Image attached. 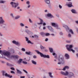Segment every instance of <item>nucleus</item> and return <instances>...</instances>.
<instances>
[{"label":"nucleus","instance_id":"1","mask_svg":"<svg viewBox=\"0 0 78 78\" xmlns=\"http://www.w3.org/2000/svg\"><path fill=\"white\" fill-rule=\"evenodd\" d=\"M4 55L7 56L9 58H14L15 59H18L19 58V56L17 55H12L10 56L11 53L8 51H4L2 52Z\"/></svg>","mask_w":78,"mask_h":78},{"label":"nucleus","instance_id":"2","mask_svg":"<svg viewBox=\"0 0 78 78\" xmlns=\"http://www.w3.org/2000/svg\"><path fill=\"white\" fill-rule=\"evenodd\" d=\"M58 60L59 62L58 63V64H64L65 63V60H64V56L61 54H60L58 56Z\"/></svg>","mask_w":78,"mask_h":78},{"label":"nucleus","instance_id":"3","mask_svg":"<svg viewBox=\"0 0 78 78\" xmlns=\"http://www.w3.org/2000/svg\"><path fill=\"white\" fill-rule=\"evenodd\" d=\"M35 51L38 54V55H40L41 57H43L44 58H48V59L50 58V56L48 55H45L43 54L42 53L40 52L39 51L37 50H35Z\"/></svg>","mask_w":78,"mask_h":78},{"label":"nucleus","instance_id":"4","mask_svg":"<svg viewBox=\"0 0 78 78\" xmlns=\"http://www.w3.org/2000/svg\"><path fill=\"white\" fill-rule=\"evenodd\" d=\"M10 5L12 8L16 9L17 6H19V3L11 2H10Z\"/></svg>","mask_w":78,"mask_h":78},{"label":"nucleus","instance_id":"5","mask_svg":"<svg viewBox=\"0 0 78 78\" xmlns=\"http://www.w3.org/2000/svg\"><path fill=\"white\" fill-rule=\"evenodd\" d=\"M2 76H5L6 77H8L10 78H11L12 77V76H10L9 74H8V73H6V72L5 71L2 70Z\"/></svg>","mask_w":78,"mask_h":78},{"label":"nucleus","instance_id":"6","mask_svg":"<svg viewBox=\"0 0 78 78\" xmlns=\"http://www.w3.org/2000/svg\"><path fill=\"white\" fill-rule=\"evenodd\" d=\"M63 27H64V28H65L66 29V30L68 32V31H69V32H70V33H71V34H73L74 33H73V31L72 30V29H69V27H68L66 25H63Z\"/></svg>","mask_w":78,"mask_h":78},{"label":"nucleus","instance_id":"7","mask_svg":"<svg viewBox=\"0 0 78 78\" xmlns=\"http://www.w3.org/2000/svg\"><path fill=\"white\" fill-rule=\"evenodd\" d=\"M66 48L67 50H68V51H72L73 53H75V50H73L72 49L69 48V45L66 44Z\"/></svg>","mask_w":78,"mask_h":78},{"label":"nucleus","instance_id":"8","mask_svg":"<svg viewBox=\"0 0 78 78\" xmlns=\"http://www.w3.org/2000/svg\"><path fill=\"white\" fill-rule=\"evenodd\" d=\"M44 1L46 4L48 5L49 8H51V3H50V0H44Z\"/></svg>","mask_w":78,"mask_h":78},{"label":"nucleus","instance_id":"9","mask_svg":"<svg viewBox=\"0 0 78 78\" xmlns=\"http://www.w3.org/2000/svg\"><path fill=\"white\" fill-rule=\"evenodd\" d=\"M51 25L53 27H55L56 29L57 30H59V29H60V28L59 27H58V24H56L54 23H51Z\"/></svg>","mask_w":78,"mask_h":78},{"label":"nucleus","instance_id":"10","mask_svg":"<svg viewBox=\"0 0 78 78\" xmlns=\"http://www.w3.org/2000/svg\"><path fill=\"white\" fill-rule=\"evenodd\" d=\"M60 73L62 75H65V76H67V75H69V72L67 71H66L65 72H64L62 71H61L60 72Z\"/></svg>","mask_w":78,"mask_h":78},{"label":"nucleus","instance_id":"11","mask_svg":"<svg viewBox=\"0 0 78 78\" xmlns=\"http://www.w3.org/2000/svg\"><path fill=\"white\" fill-rule=\"evenodd\" d=\"M68 75H69L68 76V77L69 78H72V76H73L74 78L75 77V76H74V74L73 73H72V72L69 73Z\"/></svg>","mask_w":78,"mask_h":78},{"label":"nucleus","instance_id":"12","mask_svg":"<svg viewBox=\"0 0 78 78\" xmlns=\"http://www.w3.org/2000/svg\"><path fill=\"white\" fill-rule=\"evenodd\" d=\"M12 43L16 45H20V42L18 41H16L15 40H14L12 41Z\"/></svg>","mask_w":78,"mask_h":78},{"label":"nucleus","instance_id":"13","mask_svg":"<svg viewBox=\"0 0 78 78\" xmlns=\"http://www.w3.org/2000/svg\"><path fill=\"white\" fill-rule=\"evenodd\" d=\"M5 22V21L3 19V18L2 17H0V25L4 23Z\"/></svg>","mask_w":78,"mask_h":78},{"label":"nucleus","instance_id":"14","mask_svg":"<svg viewBox=\"0 0 78 78\" xmlns=\"http://www.w3.org/2000/svg\"><path fill=\"white\" fill-rule=\"evenodd\" d=\"M47 16L48 17H50V18H54V16L52 15L51 13H48L47 14Z\"/></svg>","mask_w":78,"mask_h":78},{"label":"nucleus","instance_id":"15","mask_svg":"<svg viewBox=\"0 0 78 78\" xmlns=\"http://www.w3.org/2000/svg\"><path fill=\"white\" fill-rule=\"evenodd\" d=\"M47 28L49 30H50L52 32H53V28H52V27H51L50 26H47Z\"/></svg>","mask_w":78,"mask_h":78},{"label":"nucleus","instance_id":"16","mask_svg":"<svg viewBox=\"0 0 78 78\" xmlns=\"http://www.w3.org/2000/svg\"><path fill=\"white\" fill-rule=\"evenodd\" d=\"M1 26L3 28H6L7 27V24L6 23L2 24V25H1Z\"/></svg>","mask_w":78,"mask_h":78},{"label":"nucleus","instance_id":"17","mask_svg":"<svg viewBox=\"0 0 78 78\" xmlns=\"http://www.w3.org/2000/svg\"><path fill=\"white\" fill-rule=\"evenodd\" d=\"M71 11L72 13H73V14H77V12H76V11L75 9H72L71 10Z\"/></svg>","mask_w":78,"mask_h":78},{"label":"nucleus","instance_id":"18","mask_svg":"<svg viewBox=\"0 0 78 78\" xmlns=\"http://www.w3.org/2000/svg\"><path fill=\"white\" fill-rule=\"evenodd\" d=\"M23 61V59H22L20 58L19 59V60L17 62V63L19 65H21V63H22V62Z\"/></svg>","mask_w":78,"mask_h":78},{"label":"nucleus","instance_id":"19","mask_svg":"<svg viewBox=\"0 0 78 78\" xmlns=\"http://www.w3.org/2000/svg\"><path fill=\"white\" fill-rule=\"evenodd\" d=\"M6 2V1L4 0H0V4H4Z\"/></svg>","mask_w":78,"mask_h":78},{"label":"nucleus","instance_id":"20","mask_svg":"<svg viewBox=\"0 0 78 78\" xmlns=\"http://www.w3.org/2000/svg\"><path fill=\"white\" fill-rule=\"evenodd\" d=\"M65 56L66 58V59H69V55L67 54H66L65 55Z\"/></svg>","mask_w":78,"mask_h":78},{"label":"nucleus","instance_id":"21","mask_svg":"<svg viewBox=\"0 0 78 78\" xmlns=\"http://www.w3.org/2000/svg\"><path fill=\"white\" fill-rule=\"evenodd\" d=\"M67 5L68 7H72V3L71 2H69L68 4H67Z\"/></svg>","mask_w":78,"mask_h":78},{"label":"nucleus","instance_id":"22","mask_svg":"<svg viewBox=\"0 0 78 78\" xmlns=\"http://www.w3.org/2000/svg\"><path fill=\"white\" fill-rule=\"evenodd\" d=\"M17 71V73H18L19 74H22V73L20 70L18 69H16Z\"/></svg>","mask_w":78,"mask_h":78},{"label":"nucleus","instance_id":"23","mask_svg":"<svg viewBox=\"0 0 78 78\" xmlns=\"http://www.w3.org/2000/svg\"><path fill=\"white\" fill-rule=\"evenodd\" d=\"M40 20L41 22L38 23V25H42V24H43V22H44L43 21V20L42 19H40Z\"/></svg>","mask_w":78,"mask_h":78},{"label":"nucleus","instance_id":"24","mask_svg":"<svg viewBox=\"0 0 78 78\" xmlns=\"http://www.w3.org/2000/svg\"><path fill=\"white\" fill-rule=\"evenodd\" d=\"M31 62L32 64H34V65H36V64H37V63L36 62L33 60H31Z\"/></svg>","mask_w":78,"mask_h":78},{"label":"nucleus","instance_id":"25","mask_svg":"<svg viewBox=\"0 0 78 78\" xmlns=\"http://www.w3.org/2000/svg\"><path fill=\"white\" fill-rule=\"evenodd\" d=\"M25 32L26 33L28 34H30L31 33V31L28 30H26Z\"/></svg>","mask_w":78,"mask_h":78},{"label":"nucleus","instance_id":"26","mask_svg":"<svg viewBox=\"0 0 78 78\" xmlns=\"http://www.w3.org/2000/svg\"><path fill=\"white\" fill-rule=\"evenodd\" d=\"M32 37L33 38H34V37H35V38H36V39H37L38 38V36L36 35H34V36H32Z\"/></svg>","mask_w":78,"mask_h":78},{"label":"nucleus","instance_id":"27","mask_svg":"<svg viewBox=\"0 0 78 78\" xmlns=\"http://www.w3.org/2000/svg\"><path fill=\"white\" fill-rule=\"evenodd\" d=\"M20 17V16H17L15 17V19H16V20H17V19H19Z\"/></svg>","mask_w":78,"mask_h":78},{"label":"nucleus","instance_id":"28","mask_svg":"<svg viewBox=\"0 0 78 78\" xmlns=\"http://www.w3.org/2000/svg\"><path fill=\"white\" fill-rule=\"evenodd\" d=\"M40 34L41 36H45V33H44L43 32H41L40 33Z\"/></svg>","mask_w":78,"mask_h":78},{"label":"nucleus","instance_id":"29","mask_svg":"<svg viewBox=\"0 0 78 78\" xmlns=\"http://www.w3.org/2000/svg\"><path fill=\"white\" fill-rule=\"evenodd\" d=\"M48 74L49 76L51 77V78H53V76L52 75H51L52 73H48Z\"/></svg>","mask_w":78,"mask_h":78},{"label":"nucleus","instance_id":"30","mask_svg":"<svg viewBox=\"0 0 78 78\" xmlns=\"http://www.w3.org/2000/svg\"><path fill=\"white\" fill-rule=\"evenodd\" d=\"M49 50L51 53H53V49L52 48H49Z\"/></svg>","mask_w":78,"mask_h":78},{"label":"nucleus","instance_id":"31","mask_svg":"<svg viewBox=\"0 0 78 78\" xmlns=\"http://www.w3.org/2000/svg\"><path fill=\"white\" fill-rule=\"evenodd\" d=\"M40 48L41 49V50H43V49H44V48H45L42 45H41L40 46Z\"/></svg>","mask_w":78,"mask_h":78},{"label":"nucleus","instance_id":"32","mask_svg":"<svg viewBox=\"0 0 78 78\" xmlns=\"http://www.w3.org/2000/svg\"><path fill=\"white\" fill-rule=\"evenodd\" d=\"M20 25L22 27H23L25 26V25L23 24V23H20Z\"/></svg>","mask_w":78,"mask_h":78},{"label":"nucleus","instance_id":"33","mask_svg":"<svg viewBox=\"0 0 78 78\" xmlns=\"http://www.w3.org/2000/svg\"><path fill=\"white\" fill-rule=\"evenodd\" d=\"M27 43H28V44H33V43L30 40H28V41H27Z\"/></svg>","mask_w":78,"mask_h":78},{"label":"nucleus","instance_id":"34","mask_svg":"<svg viewBox=\"0 0 78 78\" xmlns=\"http://www.w3.org/2000/svg\"><path fill=\"white\" fill-rule=\"evenodd\" d=\"M25 53L26 55H30V54H31V52H26Z\"/></svg>","mask_w":78,"mask_h":78},{"label":"nucleus","instance_id":"35","mask_svg":"<svg viewBox=\"0 0 78 78\" xmlns=\"http://www.w3.org/2000/svg\"><path fill=\"white\" fill-rule=\"evenodd\" d=\"M1 55H0V58H5L3 57V54L1 53Z\"/></svg>","mask_w":78,"mask_h":78},{"label":"nucleus","instance_id":"36","mask_svg":"<svg viewBox=\"0 0 78 78\" xmlns=\"http://www.w3.org/2000/svg\"><path fill=\"white\" fill-rule=\"evenodd\" d=\"M50 34H49V33H45V36H50Z\"/></svg>","mask_w":78,"mask_h":78},{"label":"nucleus","instance_id":"37","mask_svg":"<svg viewBox=\"0 0 78 78\" xmlns=\"http://www.w3.org/2000/svg\"><path fill=\"white\" fill-rule=\"evenodd\" d=\"M6 8V7L5 6H3L2 7V9H5Z\"/></svg>","mask_w":78,"mask_h":78},{"label":"nucleus","instance_id":"38","mask_svg":"<svg viewBox=\"0 0 78 78\" xmlns=\"http://www.w3.org/2000/svg\"><path fill=\"white\" fill-rule=\"evenodd\" d=\"M22 62L23 63V64H28V63H27V62L24 61H23Z\"/></svg>","mask_w":78,"mask_h":78},{"label":"nucleus","instance_id":"39","mask_svg":"<svg viewBox=\"0 0 78 78\" xmlns=\"http://www.w3.org/2000/svg\"><path fill=\"white\" fill-rule=\"evenodd\" d=\"M30 1H27L26 2V4L27 5H30Z\"/></svg>","mask_w":78,"mask_h":78},{"label":"nucleus","instance_id":"40","mask_svg":"<svg viewBox=\"0 0 78 78\" xmlns=\"http://www.w3.org/2000/svg\"><path fill=\"white\" fill-rule=\"evenodd\" d=\"M10 16H11V17H12V18H14V16L13 15V14L12 13H11L10 14Z\"/></svg>","mask_w":78,"mask_h":78},{"label":"nucleus","instance_id":"41","mask_svg":"<svg viewBox=\"0 0 78 78\" xmlns=\"http://www.w3.org/2000/svg\"><path fill=\"white\" fill-rule=\"evenodd\" d=\"M68 37H72V35H71V34H68Z\"/></svg>","mask_w":78,"mask_h":78},{"label":"nucleus","instance_id":"42","mask_svg":"<svg viewBox=\"0 0 78 78\" xmlns=\"http://www.w3.org/2000/svg\"><path fill=\"white\" fill-rule=\"evenodd\" d=\"M23 71H24V72H25L26 73H27V74H28V72H27V71H26V70L24 69H23Z\"/></svg>","mask_w":78,"mask_h":78},{"label":"nucleus","instance_id":"43","mask_svg":"<svg viewBox=\"0 0 78 78\" xmlns=\"http://www.w3.org/2000/svg\"><path fill=\"white\" fill-rule=\"evenodd\" d=\"M25 39H26V41L27 42L29 41L28 38L27 37H25Z\"/></svg>","mask_w":78,"mask_h":78},{"label":"nucleus","instance_id":"44","mask_svg":"<svg viewBox=\"0 0 78 78\" xmlns=\"http://www.w3.org/2000/svg\"><path fill=\"white\" fill-rule=\"evenodd\" d=\"M59 34L61 36H62V35H63V33H62V32H60L59 33Z\"/></svg>","mask_w":78,"mask_h":78},{"label":"nucleus","instance_id":"45","mask_svg":"<svg viewBox=\"0 0 78 78\" xmlns=\"http://www.w3.org/2000/svg\"><path fill=\"white\" fill-rule=\"evenodd\" d=\"M10 72H11V73H13V74H15V72H14V71H10Z\"/></svg>","mask_w":78,"mask_h":78},{"label":"nucleus","instance_id":"46","mask_svg":"<svg viewBox=\"0 0 78 78\" xmlns=\"http://www.w3.org/2000/svg\"><path fill=\"white\" fill-rule=\"evenodd\" d=\"M72 47H73V45H69V48H71H71H72Z\"/></svg>","mask_w":78,"mask_h":78},{"label":"nucleus","instance_id":"47","mask_svg":"<svg viewBox=\"0 0 78 78\" xmlns=\"http://www.w3.org/2000/svg\"><path fill=\"white\" fill-rule=\"evenodd\" d=\"M7 66H11V64H10V63H7Z\"/></svg>","mask_w":78,"mask_h":78},{"label":"nucleus","instance_id":"48","mask_svg":"<svg viewBox=\"0 0 78 78\" xmlns=\"http://www.w3.org/2000/svg\"><path fill=\"white\" fill-rule=\"evenodd\" d=\"M33 57L34 58V59H36L37 58V56H36V55H34Z\"/></svg>","mask_w":78,"mask_h":78},{"label":"nucleus","instance_id":"49","mask_svg":"<svg viewBox=\"0 0 78 78\" xmlns=\"http://www.w3.org/2000/svg\"><path fill=\"white\" fill-rule=\"evenodd\" d=\"M4 51H4L2 52V50H0V53H2V54H3V55H4L3 53V52H4Z\"/></svg>","mask_w":78,"mask_h":78},{"label":"nucleus","instance_id":"50","mask_svg":"<svg viewBox=\"0 0 78 78\" xmlns=\"http://www.w3.org/2000/svg\"><path fill=\"white\" fill-rule=\"evenodd\" d=\"M65 67L66 69H69V66H66Z\"/></svg>","mask_w":78,"mask_h":78},{"label":"nucleus","instance_id":"51","mask_svg":"<svg viewBox=\"0 0 78 78\" xmlns=\"http://www.w3.org/2000/svg\"><path fill=\"white\" fill-rule=\"evenodd\" d=\"M22 50L23 51H25V49L24 48H22Z\"/></svg>","mask_w":78,"mask_h":78},{"label":"nucleus","instance_id":"52","mask_svg":"<svg viewBox=\"0 0 78 78\" xmlns=\"http://www.w3.org/2000/svg\"><path fill=\"white\" fill-rule=\"evenodd\" d=\"M11 69L12 70H15V69L13 67L11 68Z\"/></svg>","mask_w":78,"mask_h":78},{"label":"nucleus","instance_id":"53","mask_svg":"<svg viewBox=\"0 0 78 78\" xmlns=\"http://www.w3.org/2000/svg\"><path fill=\"white\" fill-rule=\"evenodd\" d=\"M59 7L60 9H62V6H61V5H59Z\"/></svg>","mask_w":78,"mask_h":78},{"label":"nucleus","instance_id":"54","mask_svg":"<svg viewBox=\"0 0 78 78\" xmlns=\"http://www.w3.org/2000/svg\"><path fill=\"white\" fill-rule=\"evenodd\" d=\"M29 21L30 23H32V21H31V19H29Z\"/></svg>","mask_w":78,"mask_h":78},{"label":"nucleus","instance_id":"55","mask_svg":"<svg viewBox=\"0 0 78 78\" xmlns=\"http://www.w3.org/2000/svg\"><path fill=\"white\" fill-rule=\"evenodd\" d=\"M30 7H31V5H30V4L28 5L27 6V8H30Z\"/></svg>","mask_w":78,"mask_h":78},{"label":"nucleus","instance_id":"56","mask_svg":"<svg viewBox=\"0 0 78 78\" xmlns=\"http://www.w3.org/2000/svg\"><path fill=\"white\" fill-rule=\"evenodd\" d=\"M67 43H70L71 42V41H67Z\"/></svg>","mask_w":78,"mask_h":78},{"label":"nucleus","instance_id":"57","mask_svg":"<svg viewBox=\"0 0 78 78\" xmlns=\"http://www.w3.org/2000/svg\"><path fill=\"white\" fill-rule=\"evenodd\" d=\"M62 70L64 71H65V70H66V67H65V66L62 69Z\"/></svg>","mask_w":78,"mask_h":78},{"label":"nucleus","instance_id":"58","mask_svg":"<svg viewBox=\"0 0 78 78\" xmlns=\"http://www.w3.org/2000/svg\"><path fill=\"white\" fill-rule=\"evenodd\" d=\"M48 39L47 38H46L45 39V41H46V42L48 41Z\"/></svg>","mask_w":78,"mask_h":78},{"label":"nucleus","instance_id":"59","mask_svg":"<svg viewBox=\"0 0 78 78\" xmlns=\"http://www.w3.org/2000/svg\"><path fill=\"white\" fill-rule=\"evenodd\" d=\"M43 26H45V25H46V23H43Z\"/></svg>","mask_w":78,"mask_h":78},{"label":"nucleus","instance_id":"60","mask_svg":"<svg viewBox=\"0 0 78 78\" xmlns=\"http://www.w3.org/2000/svg\"><path fill=\"white\" fill-rule=\"evenodd\" d=\"M25 76H21L20 77V78H25Z\"/></svg>","mask_w":78,"mask_h":78},{"label":"nucleus","instance_id":"61","mask_svg":"<svg viewBox=\"0 0 78 78\" xmlns=\"http://www.w3.org/2000/svg\"><path fill=\"white\" fill-rule=\"evenodd\" d=\"M75 23L78 24V20H77L75 21Z\"/></svg>","mask_w":78,"mask_h":78},{"label":"nucleus","instance_id":"62","mask_svg":"<svg viewBox=\"0 0 78 78\" xmlns=\"http://www.w3.org/2000/svg\"><path fill=\"white\" fill-rule=\"evenodd\" d=\"M44 51H45V52H48V50H47V49H45L44 50Z\"/></svg>","mask_w":78,"mask_h":78},{"label":"nucleus","instance_id":"63","mask_svg":"<svg viewBox=\"0 0 78 78\" xmlns=\"http://www.w3.org/2000/svg\"><path fill=\"white\" fill-rule=\"evenodd\" d=\"M54 57H55V59H57V55H55Z\"/></svg>","mask_w":78,"mask_h":78},{"label":"nucleus","instance_id":"64","mask_svg":"<svg viewBox=\"0 0 78 78\" xmlns=\"http://www.w3.org/2000/svg\"><path fill=\"white\" fill-rule=\"evenodd\" d=\"M52 55H53V56H55V55H56V53H53Z\"/></svg>","mask_w":78,"mask_h":78}]
</instances>
